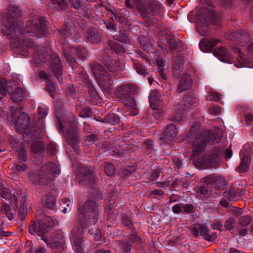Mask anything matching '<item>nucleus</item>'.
Listing matches in <instances>:
<instances>
[{"label": "nucleus", "instance_id": "obj_15", "mask_svg": "<svg viewBox=\"0 0 253 253\" xmlns=\"http://www.w3.org/2000/svg\"><path fill=\"white\" fill-rule=\"evenodd\" d=\"M37 221L34 223L30 227L29 231L33 235L37 234L40 237L43 236L48 232L49 229L44 223L43 219L36 217Z\"/></svg>", "mask_w": 253, "mask_h": 253}, {"label": "nucleus", "instance_id": "obj_8", "mask_svg": "<svg viewBox=\"0 0 253 253\" xmlns=\"http://www.w3.org/2000/svg\"><path fill=\"white\" fill-rule=\"evenodd\" d=\"M223 153L220 148L215 147L211 151L210 154L206 159L198 161L196 162L197 167L201 169L216 168L219 164L220 158Z\"/></svg>", "mask_w": 253, "mask_h": 253}, {"label": "nucleus", "instance_id": "obj_38", "mask_svg": "<svg viewBox=\"0 0 253 253\" xmlns=\"http://www.w3.org/2000/svg\"><path fill=\"white\" fill-rule=\"evenodd\" d=\"M63 53L66 58V61L68 62L69 64L72 67H76L77 62L76 58L70 54V49L64 48L63 49Z\"/></svg>", "mask_w": 253, "mask_h": 253}, {"label": "nucleus", "instance_id": "obj_1", "mask_svg": "<svg viewBox=\"0 0 253 253\" xmlns=\"http://www.w3.org/2000/svg\"><path fill=\"white\" fill-rule=\"evenodd\" d=\"M64 103L57 99L54 105V114L57 129L62 131L66 142L76 151V146L80 143L79 131L75 124L74 115L69 113L66 119L64 116Z\"/></svg>", "mask_w": 253, "mask_h": 253}, {"label": "nucleus", "instance_id": "obj_30", "mask_svg": "<svg viewBox=\"0 0 253 253\" xmlns=\"http://www.w3.org/2000/svg\"><path fill=\"white\" fill-rule=\"evenodd\" d=\"M192 79L189 74H185L182 77L179 83L178 89L179 92H182L190 88L192 85Z\"/></svg>", "mask_w": 253, "mask_h": 253}, {"label": "nucleus", "instance_id": "obj_14", "mask_svg": "<svg viewBox=\"0 0 253 253\" xmlns=\"http://www.w3.org/2000/svg\"><path fill=\"white\" fill-rule=\"evenodd\" d=\"M191 232L195 237H197L200 235L202 236H204V239L209 242H213L217 238V234L216 232L209 234L207 227L203 225H198L193 227L191 229Z\"/></svg>", "mask_w": 253, "mask_h": 253}, {"label": "nucleus", "instance_id": "obj_60", "mask_svg": "<svg viewBox=\"0 0 253 253\" xmlns=\"http://www.w3.org/2000/svg\"><path fill=\"white\" fill-rule=\"evenodd\" d=\"M45 89L47 90L49 93L51 97L53 98L55 93V87L54 84L51 82H48L45 86Z\"/></svg>", "mask_w": 253, "mask_h": 253}, {"label": "nucleus", "instance_id": "obj_52", "mask_svg": "<svg viewBox=\"0 0 253 253\" xmlns=\"http://www.w3.org/2000/svg\"><path fill=\"white\" fill-rule=\"evenodd\" d=\"M209 93L210 95L207 97V100L219 102L221 100V94L220 93L212 91H210Z\"/></svg>", "mask_w": 253, "mask_h": 253}, {"label": "nucleus", "instance_id": "obj_39", "mask_svg": "<svg viewBox=\"0 0 253 253\" xmlns=\"http://www.w3.org/2000/svg\"><path fill=\"white\" fill-rule=\"evenodd\" d=\"M55 198L53 196H46L42 200L43 206L51 210H54L55 206Z\"/></svg>", "mask_w": 253, "mask_h": 253}, {"label": "nucleus", "instance_id": "obj_12", "mask_svg": "<svg viewBox=\"0 0 253 253\" xmlns=\"http://www.w3.org/2000/svg\"><path fill=\"white\" fill-rule=\"evenodd\" d=\"M225 37L232 41L236 44L241 46L245 45L250 41V36L246 32L234 31L226 33Z\"/></svg>", "mask_w": 253, "mask_h": 253}, {"label": "nucleus", "instance_id": "obj_32", "mask_svg": "<svg viewBox=\"0 0 253 253\" xmlns=\"http://www.w3.org/2000/svg\"><path fill=\"white\" fill-rule=\"evenodd\" d=\"M45 146L41 141H34L31 145V151L35 155L41 157L44 156Z\"/></svg>", "mask_w": 253, "mask_h": 253}, {"label": "nucleus", "instance_id": "obj_41", "mask_svg": "<svg viewBox=\"0 0 253 253\" xmlns=\"http://www.w3.org/2000/svg\"><path fill=\"white\" fill-rule=\"evenodd\" d=\"M157 65L158 67L160 76L163 79L166 80L167 77L165 73V70L167 69L168 67V64L162 59H158L157 60Z\"/></svg>", "mask_w": 253, "mask_h": 253}, {"label": "nucleus", "instance_id": "obj_51", "mask_svg": "<svg viewBox=\"0 0 253 253\" xmlns=\"http://www.w3.org/2000/svg\"><path fill=\"white\" fill-rule=\"evenodd\" d=\"M52 248L57 252L62 253L65 249V241L62 237L60 241H56L52 243Z\"/></svg>", "mask_w": 253, "mask_h": 253}, {"label": "nucleus", "instance_id": "obj_13", "mask_svg": "<svg viewBox=\"0 0 253 253\" xmlns=\"http://www.w3.org/2000/svg\"><path fill=\"white\" fill-rule=\"evenodd\" d=\"M16 89V83L14 81H8L5 78L0 79V93L5 96L8 93L11 94V98L14 102L16 101V97L14 94Z\"/></svg>", "mask_w": 253, "mask_h": 253}, {"label": "nucleus", "instance_id": "obj_33", "mask_svg": "<svg viewBox=\"0 0 253 253\" xmlns=\"http://www.w3.org/2000/svg\"><path fill=\"white\" fill-rule=\"evenodd\" d=\"M90 66L92 72L96 79L100 77L104 74H107V73L104 71V68L102 66L97 62H93L90 63Z\"/></svg>", "mask_w": 253, "mask_h": 253}, {"label": "nucleus", "instance_id": "obj_43", "mask_svg": "<svg viewBox=\"0 0 253 253\" xmlns=\"http://www.w3.org/2000/svg\"><path fill=\"white\" fill-rule=\"evenodd\" d=\"M101 166L103 167V171L107 176H112L115 172V168L113 164L109 162L103 163Z\"/></svg>", "mask_w": 253, "mask_h": 253}, {"label": "nucleus", "instance_id": "obj_18", "mask_svg": "<svg viewBox=\"0 0 253 253\" xmlns=\"http://www.w3.org/2000/svg\"><path fill=\"white\" fill-rule=\"evenodd\" d=\"M177 134L178 131L175 126L170 124L166 126L163 136L161 137L160 139L163 141V143L169 144L176 138Z\"/></svg>", "mask_w": 253, "mask_h": 253}, {"label": "nucleus", "instance_id": "obj_37", "mask_svg": "<svg viewBox=\"0 0 253 253\" xmlns=\"http://www.w3.org/2000/svg\"><path fill=\"white\" fill-rule=\"evenodd\" d=\"M139 41L141 47L144 50H147L149 46H152L154 43V41L150 39L149 36L141 35L139 37Z\"/></svg>", "mask_w": 253, "mask_h": 253}, {"label": "nucleus", "instance_id": "obj_44", "mask_svg": "<svg viewBox=\"0 0 253 253\" xmlns=\"http://www.w3.org/2000/svg\"><path fill=\"white\" fill-rule=\"evenodd\" d=\"M133 68L136 72L143 76H145L147 74L146 68L142 64L140 63L136 60H133Z\"/></svg>", "mask_w": 253, "mask_h": 253}, {"label": "nucleus", "instance_id": "obj_62", "mask_svg": "<svg viewBox=\"0 0 253 253\" xmlns=\"http://www.w3.org/2000/svg\"><path fill=\"white\" fill-rule=\"evenodd\" d=\"M143 146L149 152H151L154 149V142L150 139H146L143 143Z\"/></svg>", "mask_w": 253, "mask_h": 253}, {"label": "nucleus", "instance_id": "obj_35", "mask_svg": "<svg viewBox=\"0 0 253 253\" xmlns=\"http://www.w3.org/2000/svg\"><path fill=\"white\" fill-rule=\"evenodd\" d=\"M100 122L112 125H115L120 123V119L118 115L114 113H111L106 115L103 119L100 120Z\"/></svg>", "mask_w": 253, "mask_h": 253}, {"label": "nucleus", "instance_id": "obj_22", "mask_svg": "<svg viewBox=\"0 0 253 253\" xmlns=\"http://www.w3.org/2000/svg\"><path fill=\"white\" fill-rule=\"evenodd\" d=\"M18 157L17 158L20 164H17V171H24L27 168L25 164L22 163L27 160L26 148L24 144L19 145V150L18 151Z\"/></svg>", "mask_w": 253, "mask_h": 253}, {"label": "nucleus", "instance_id": "obj_11", "mask_svg": "<svg viewBox=\"0 0 253 253\" xmlns=\"http://www.w3.org/2000/svg\"><path fill=\"white\" fill-rule=\"evenodd\" d=\"M135 5L138 13L143 17H149L154 15V8L148 0H135Z\"/></svg>", "mask_w": 253, "mask_h": 253}, {"label": "nucleus", "instance_id": "obj_34", "mask_svg": "<svg viewBox=\"0 0 253 253\" xmlns=\"http://www.w3.org/2000/svg\"><path fill=\"white\" fill-rule=\"evenodd\" d=\"M18 29V32L20 33L19 35H17V54H19L22 55L24 56H27L28 55V53L27 50L25 49L24 45L22 43V41L21 40V42H19L20 38L21 33H22L23 30H24L25 29H19L18 28V26L17 25V31L16 32H18L17 30ZM26 29V28H25Z\"/></svg>", "mask_w": 253, "mask_h": 253}, {"label": "nucleus", "instance_id": "obj_17", "mask_svg": "<svg viewBox=\"0 0 253 253\" xmlns=\"http://www.w3.org/2000/svg\"><path fill=\"white\" fill-rule=\"evenodd\" d=\"M247 147L243 148L242 153L240 154L241 162L240 165L236 169L237 171L240 172L244 173L249 170V166L251 161V155L253 152L251 151L249 153L246 151Z\"/></svg>", "mask_w": 253, "mask_h": 253}, {"label": "nucleus", "instance_id": "obj_28", "mask_svg": "<svg viewBox=\"0 0 253 253\" xmlns=\"http://www.w3.org/2000/svg\"><path fill=\"white\" fill-rule=\"evenodd\" d=\"M103 65L108 70L112 73H115L120 68V62L118 60L112 59L111 58L105 57L103 59Z\"/></svg>", "mask_w": 253, "mask_h": 253}, {"label": "nucleus", "instance_id": "obj_36", "mask_svg": "<svg viewBox=\"0 0 253 253\" xmlns=\"http://www.w3.org/2000/svg\"><path fill=\"white\" fill-rule=\"evenodd\" d=\"M23 133V137L25 140L27 142H29L31 141V139L32 138V136H34L37 139L41 137L42 132V130L37 129H34V131H31V129H28L24 131Z\"/></svg>", "mask_w": 253, "mask_h": 253}, {"label": "nucleus", "instance_id": "obj_61", "mask_svg": "<svg viewBox=\"0 0 253 253\" xmlns=\"http://www.w3.org/2000/svg\"><path fill=\"white\" fill-rule=\"evenodd\" d=\"M169 120L172 122H180L183 120V115L181 112H176L169 116Z\"/></svg>", "mask_w": 253, "mask_h": 253}, {"label": "nucleus", "instance_id": "obj_25", "mask_svg": "<svg viewBox=\"0 0 253 253\" xmlns=\"http://www.w3.org/2000/svg\"><path fill=\"white\" fill-rule=\"evenodd\" d=\"M97 79L99 85L107 93H109L113 88V81L111 77H109L108 74H104Z\"/></svg>", "mask_w": 253, "mask_h": 253}, {"label": "nucleus", "instance_id": "obj_54", "mask_svg": "<svg viewBox=\"0 0 253 253\" xmlns=\"http://www.w3.org/2000/svg\"><path fill=\"white\" fill-rule=\"evenodd\" d=\"M235 219L232 217H229L225 221L224 227L228 230H232L235 228Z\"/></svg>", "mask_w": 253, "mask_h": 253}, {"label": "nucleus", "instance_id": "obj_19", "mask_svg": "<svg viewBox=\"0 0 253 253\" xmlns=\"http://www.w3.org/2000/svg\"><path fill=\"white\" fill-rule=\"evenodd\" d=\"M50 64L55 77L59 79L62 75V64L59 57L54 53L50 55Z\"/></svg>", "mask_w": 253, "mask_h": 253}, {"label": "nucleus", "instance_id": "obj_4", "mask_svg": "<svg viewBox=\"0 0 253 253\" xmlns=\"http://www.w3.org/2000/svg\"><path fill=\"white\" fill-rule=\"evenodd\" d=\"M59 172L60 169L56 165L49 162L42 165L40 170L30 173L29 177L33 183L45 185L52 182L54 174Z\"/></svg>", "mask_w": 253, "mask_h": 253}, {"label": "nucleus", "instance_id": "obj_16", "mask_svg": "<svg viewBox=\"0 0 253 253\" xmlns=\"http://www.w3.org/2000/svg\"><path fill=\"white\" fill-rule=\"evenodd\" d=\"M172 70L173 77L177 79L183 69L184 56L182 53H176L172 58Z\"/></svg>", "mask_w": 253, "mask_h": 253}, {"label": "nucleus", "instance_id": "obj_45", "mask_svg": "<svg viewBox=\"0 0 253 253\" xmlns=\"http://www.w3.org/2000/svg\"><path fill=\"white\" fill-rule=\"evenodd\" d=\"M60 33L64 39L69 37L72 35L71 26L69 23H65L60 30Z\"/></svg>", "mask_w": 253, "mask_h": 253}, {"label": "nucleus", "instance_id": "obj_49", "mask_svg": "<svg viewBox=\"0 0 253 253\" xmlns=\"http://www.w3.org/2000/svg\"><path fill=\"white\" fill-rule=\"evenodd\" d=\"M36 217H39L40 218L43 219L44 224L46 225L49 229L50 228L53 227V221L51 217L43 214H39V213L38 212L36 215Z\"/></svg>", "mask_w": 253, "mask_h": 253}, {"label": "nucleus", "instance_id": "obj_3", "mask_svg": "<svg viewBox=\"0 0 253 253\" xmlns=\"http://www.w3.org/2000/svg\"><path fill=\"white\" fill-rule=\"evenodd\" d=\"M47 32V22L44 18L41 17L38 22L29 20L26 23V29L23 30L19 38V42L21 40L25 47H33L35 45L34 39L30 37H35L39 39Z\"/></svg>", "mask_w": 253, "mask_h": 253}, {"label": "nucleus", "instance_id": "obj_47", "mask_svg": "<svg viewBox=\"0 0 253 253\" xmlns=\"http://www.w3.org/2000/svg\"><path fill=\"white\" fill-rule=\"evenodd\" d=\"M215 180V183H214V185H215L218 189L221 190L225 187L226 184V182L223 176L216 175Z\"/></svg>", "mask_w": 253, "mask_h": 253}, {"label": "nucleus", "instance_id": "obj_58", "mask_svg": "<svg viewBox=\"0 0 253 253\" xmlns=\"http://www.w3.org/2000/svg\"><path fill=\"white\" fill-rule=\"evenodd\" d=\"M26 93L25 88L17 87V102L24 99Z\"/></svg>", "mask_w": 253, "mask_h": 253}, {"label": "nucleus", "instance_id": "obj_21", "mask_svg": "<svg viewBox=\"0 0 253 253\" xmlns=\"http://www.w3.org/2000/svg\"><path fill=\"white\" fill-rule=\"evenodd\" d=\"M150 106L153 110H156L158 113L162 112L163 102L160 99V96L158 91H152L149 98Z\"/></svg>", "mask_w": 253, "mask_h": 253}, {"label": "nucleus", "instance_id": "obj_23", "mask_svg": "<svg viewBox=\"0 0 253 253\" xmlns=\"http://www.w3.org/2000/svg\"><path fill=\"white\" fill-rule=\"evenodd\" d=\"M29 116L25 113H22L17 118V133H23L29 126Z\"/></svg>", "mask_w": 253, "mask_h": 253}, {"label": "nucleus", "instance_id": "obj_59", "mask_svg": "<svg viewBox=\"0 0 253 253\" xmlns=\"http://www.w3.org/2000/svg\"><path fill=\"white\" fill-rule=\"evenodd\" d=\"M79 77L80 78L81 80L84 83L85 85H87L88 83H91L89 80L88 75L85 71L82 70L79 73Z\"/></svg>", "mask_w": 253, "mask_h": 253}, {"label": "nucleus", "instance_id": "obj_20", "mask_svg": "<svg viewBox=\"0 0 253 253\" xmlns=\"http://www.w3.org/2000/svg\"><path fill=\"white\" fill-rule=\"evenodd\" d=\"M17 192V202L19 201L20 207L18 211V218L20 220H23L27 214V198L25 193Z\"/></svg>", "mask_w": 253, "mask_h": 253}, {"label": "nucleus", "instance_id": "obj_27", "mask_svg": "<svg viewBox=\"0 0 253 253\" xmlns=\"http://www.w3.org/2000/svg\"><path fill=\"white\" fill-rule=\"evenodd\" d=\"M219 42L218 40L214 39H203L199 43V47L201 50L204 52L211 51L212 48Z\"/></svg>", "mask_w": 253, "mask_h": 253}, {"label": "nucleus", "instance_id": "obj_57", "mask_svg": "<svg viewBox=\"0 0 253 253\" xmlns=\"http://www.w3.org/2000/svg\"><path fill=\"white\" fill-rule=\"evenodd\" d=\"M216 175L214 174L207 175L202 179L203 182L206 184L214 185V183H215Z\"/></svg>", "mask_w": 253, "mask_h": 253}, {"label": "nucleus", "instance_id": "obj_40", "mask_svg": "<svg viewBox=\"0 0 253 253\" xmlns=\"http://www.w3.org/2000/svg\"><path fill=\"white\" fill-rule=\"evenodd\" d=\"M142 240L135 233L130 234L127 236L126 242L132 247L141 243Z\"/></svg>", "mask_w": 253, "mask_h": 253}, {"label": "nucleus", "instance_id": "obj_31", "mask_svg": "<svg viewBox=\"0 0 253 253\" xmlns=\"http://www.w3.org/2000/svg\"><path fill=\"white\" fill-rule=\"evenodd\" d=\"M240 191L235 187L231 186L227 190L223 192V196L230 201H235L240 198Z\"/></svg>", "mask_w": 253, "mask_h": 253}, {"label": "nucleus", "instance_id": "obj_55", "mask_svg": "<svg viewBox=\"0 0 253 253\" xmlns=\"http://www.w3.org/2000/svg\"><path fill=\"white\" fill-rule=\"evenodd\" d=\"M252 220V218L249 215L242 216L239 219V224L242 226H247L251 223Z\"/></svg>", "mask_w": 253, "mask_h": 253}, {"label": "nucleus", "instance_id": "obj_7", "mask_svg": "<svg viewBox=\"0 0 253 253\" xmlns=\"http://www.w3.org/2000/svg\"><path fill=\"white\" fill-rule=\"evenodd\" d=\"M138 87L133 84H126L118 86L116 91L117 96L122 100L125 106L131 109L136 108V103L132 97L137 92Z\"/></svg>", "mask_w": 253, "mask_h": 253}, {"label": "nucleus", "instance_id": "obj_6", "mask_svg": "<svg viewBox=\"0 0 253 253\" xmlns=\"http://www.w3.org/2000/svg\"><path fill=\"white\" fill-rule=\"evenodd\" d=\"M222 137L221 135H217L212 131L205 130L199 133L192 140H190L192 143L193 150L191 157L194 158L204 151L208 143L212 144L218 142V139Z\"/></svg>", "mask_w": 253, "mask_h": 253}, {"label": "nucleus", "instance_id": "obj_10", "mask_svg": "<svg viewBox=\"0 0 253 253\" xmlns=\"http://www.w3.org/2000/svg\"><path fill=\"white\" fill-rule=\"evenodd\" d=\"M80 225L74 228L72 230L73 238L75 250L77 253H83L85 245L90 244V242L85 237L80 236L83 233H80L79 229Z\"/></svg>", "mask_w": 253, "mask_h": 253}, {"label": "nucleus", "instance_id": "obj_2", "mask_svg": "<svg viewBox=\"0 0 253 253\" xmlns=\"http://www.w3.org/2000/svg\"><path fill=\"white\" fill-rule=\"evenodd\" d=\"M101 207L91 199L87 200L82 207H78V215L80 225L79 231L80 233H84L87 226L97 223Z\"/></svg>", "mask_w": 253, "mask_h": 253}, {"label": "nucleus", "instance_id": "obj_46", "mask_svg": "<svg viewBox=\"0 0 253 253\" xmlns=\"http://www.w3.org/2000/svg\"><path fill=\"white\" fill-rule=\"evenodd\" d=\"M108 44L109 47L116 53L125 52V49L122 46L115 41H108Z\"/></svg>", "mask_w": 253, "mask_h": 253}, {"label": "nucleus", "instance_id": "obj_63", "mask_svg": "<svg viewBox=\"0 0 253 253\" xmlns=\"http://www.w3.org/2000/svg\"><path fill=\"white\" fill-rule=\"evenodd\" d=\"M209 112L212 115H218L221 112V108L218 106L213 105L210 107Z\"/></svg>", "mask_w": 253, "mask_h": 253}, {"label": "nucleus", "instance_id": "obj_5", "mask_svg": "<svg viewBox=\"0 0 253 253\" xmlns=\"http://www.w3.org/2000/svg\"><path fill=\"white\" fill-rule=\"evenodd\" d=\"M16 7L14 4L9 5L6 13L1 17L3 25L1 30L9 41L11 48L16 49V28L15 26Z\"/></svg>", "mask_w": 253, "mask_h": 253}, {"label": "nucleus", "instance_id": "obj_56", "mask_svg": "<svg viewBox=\"0 0 253 253\" xmlns=\"http://www.w3.org/2000/svg\"><path fill=\"white\" fill-rule=\"evenodd\" d=\"M120 242L122 253H130L132 246L124 241H121Z\"/></svg>", "mask_w": 253, "mask_h": 253}, {"label": "nucleus", "instance_id": "obj_50", "mask_svg": "<svg viewBox=\"0 0 253 253\" xmlns=\"http://www.w3.org/2000/svg\"><path fill=\"white\" fill-rule=\"evenodd\" d=\"M209 21V19H205V23H202L201 24L198 25L197 26V32L202 36H204L206 33H208L209 31V29L207 25L205 26V24H207V22Z\"/></svg>", "mask_w": 253, "mask_h": 253}, {"label": "nucleus", "instance_id": "obj_24", "mask_svg": "<svg viewBox=\"0 0 253 253\" xmlns=\"http://www.w3.org/2000/svg\"><path fill=\"white\" fill-rule=\"evenodd\" d=\"M213 54L218 57L219 60L225 62L230 63L232 61L233 58L229 52H227L224 47H218L214 49Z\"/></svg>", "mask_w": 253, "mask_h": 253}, {"label": "nucleus", "instance_id": "obj_9", "mask_svg": "<svg viewBox=\"0 0 253 253\" xmlns=\"http://www.w3.org/2000/svg\"><path fill=\"white\" fill-rule=\"evenodd\" d=\"M81 182L84 181L87 185H94L96 182L94 169L79 164L76 169Z\"/></svg>", "mask_w": 253, "mask_h": 253}, {"label": "nucleus", "instance_id": "obj_42", "mask_svg": "<svg viewBox=\"0 0 253 253\" xmlns=\"http://www.w3.org/2000/svg\"><path fill=\"white\" fill-rule=\"evenodd\" d=\"M112 14L115 17L116 21L119 22L122 25H125L127 22V18L120 10H114L111 11Z\"/></svg>", "mask_w": 253, "mask_h": 253}, {"label": "nucleus", "instance_id": "obj_53", "mask_svg": "<svg viewBox=\"0 0 253 253\" xmlns=\"http://www.w3.org/2000/svg\"><path fill=\"white\" fill-rule=\"evenodd\" d=\"M76 51L78 57L80 58H86L88 54L86 49L81 46L77 47L76 49Z\"/></svg>", "mask_w": 253, "mask_h": 253}, {"label": "nucleus", "instance_id": "obj_29", "mask_svg": "<svg viewBox=\"0 0 253 253\" xmlns=\"http://www.w3.org/2000/svg\"><path fill=\"white\" fill-rule=\"evenodd\" d=\"M85 38L93 43H98L101 39V36L99 33L93 28H89L86 30L85 33Z\"/></svg>", "mask_w": 253, "mask_h": 253}, {"label": "nucleus", "instance_id": "obj_26", "mask_svg": "<svg viewBox=\"0 0 253 253\" xmlns=\"http://www.w3.org/2000/svg\"><path fill=\"white\" fill-rule=\"evenodd\" d=\"M232 49L235 52L238 53L239 59L237 62H235L234 65L237 68H242L244 67H247V66L250 63V60L248 59L246 55L241 51V49L236 46H232Z\"/></svg>", "mask_w": 253, "mask_h": 253}, {"label": "nucleus", "instance_id": "obj_64", "mask_svg": "<svg viewBox=\"0 0 253 253\" xmlns=\"http://www.w3.org/2000/svg\"><path fill=\"white\" fill-rule=\"evenodd\" d=\"M199 129V125L198 124H194L191 127L189 132V135L193 138L198 135L197 133Z\"/></svg>", "mask_w": 253, "mask_h": 253}, {"label": "nucleus", "instance_id": "obj_48", "mask_svg": "<svg viewBox=\"0 0 253 253\" xmlns=\"http://www.w3.org/2000/svg\"><path fill=\"white\" fill-rule=\"evenodd\" d=\"M183 102L185 103V105L189 108L191 106H195L197 104L196 98L191 95H185L182 99Z\"/></svg>", "mask_w": 253, "mask_h": 253}]
</instances>
